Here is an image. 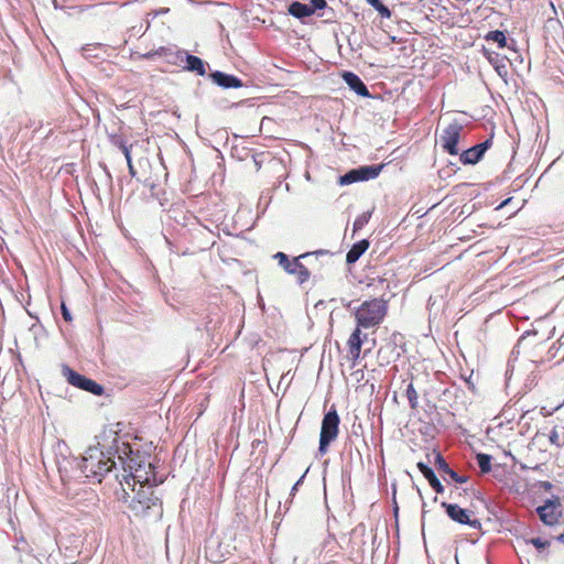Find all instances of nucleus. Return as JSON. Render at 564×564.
I'll use <instances>...</instances> for the list:
<instances>
[{"label":"nucleus","mask_w":564,"mask_h":564,"mask_svg":"<svg viewBox=\"0 0 564 564\" xmlns=\"http://www.w3.org/2000/svg\"><path fill=\"white\" fill-rule=\"evenodd\" d=\"M108 453L116 455L117 465L121 467V474H116V479L121 487L127 486L134 491L137 484L143 486V484L162 482L156 479L151 455L141 451L138 443L126 442L117 432H113Z\"/></svg>","instance_id":"1"},{"label":"nucleus","mask_w":564,"mask_h":564,"mask_svg":"<svg viewBox=\"0 0 564 564\" xmlns=\"http://www.w3.org/2000/svg\"><path fill=\"white\" fill-rule=\"evenodd\" d=\"M112 433L110 432L109 435L105 433L98 446L88 447L79 462L74 460L78 473L76 477L83 476L91 482H101L108 473L118 469L116 455L108 453Z\"/></svg>","instance_id":"2"},{"label":"nucleus","mask_w":564,"mask_h":564,"mask_svg":"<svg viewBox=\"0 0 564 564\" xmlns=\"http://www.w3.org/2000/svg\"><path fill=\"white\" fill-rule=\"evenodd\" d=\"M159 484L139 485V489L132 497L127 491V486L122 488L121 500L128 503V508L135 517L160 519L163 513L162 502L159 497L154 496L153 487Z\"/></svg>","instance_id":"3"},{"label":"nucleus","mask_w":564,"mask_h":564,"mask_svg":"<svg viewBox=\"0 0 564 564\" xmlns=\"http://www.w3.org/2000/svg\"><path fill=\"white\" fill-rule=\"evenodd\" d=\"M387 311V302L382 299L365 301L355 313L358 327L370 328L379 325L383 321Z\"/></svg>","instance_id":"4"},{"label":"nucleus","mask_w":564,"mask_h":564,"mask_svg":"<svg viewBox=\"0 0 564 564\" xmlns=\"http://www.w3.org/2000/svg\"><path fill=\"white\" fill-rule=\"evenodd\" d=\"M327 250H317L315 252H305L299 257L293 258L292 260L285 254L284 252H276L273 254V259L278 260L279 265L289 274H295L297 282L300 284L305 283L308 281L311 273L308 269L300 261L301 259H304L306 257H310L312 254H327Z\"/></svg>","instance_id":"5"},{"label":"nucleus","mask_w":564,"mask_h":564,"mask_svg":"<svg viewBox=\"0 0 564 564\" xmlns=\"http://www.w3.org/2000/svg\"><path fill=\"white\" fill-rule=\"evenodd\" d=\"M339 415L335 406H332V409L327 413H325L322 420L318 446V452L322 455L327 453L329 444L337 438L339 432Z\"/></svg>","instance_id":"6"},{"label":"nucleus","mask_w":564,"mask_h":564,"mask_svg":"<svg viewBox=\"0 0 564 564\" xmlns=\"http://www.w3.org/2000/svg\"><path fill=\"white\" fill-rule=\"evenodd\" d=\"M63 373L66 377L67 382L76 388L90 392L94 395H101L104 393V387L101 384L78 373L67 366L63 367Z\"/></svg>","instance_id":"7"},{"label":"nucleus","mask_w":564,"mask_h":564,"mask_svg":"<svg viewBox=\"0 0 564 564\" xmlns=\"http://www.w3.org/2000/svg\"><path fill=\"white\" fill-rule=\"evenodd\" d=\"M383 165H362L357 169L348 171L339 177L340 185H349L356 182H364L376 178Z\"/></svg>","instance_id":"8"},{"label":"nucleus","mask_w":564,"mask_h":564,"mask_svg":"<svg viewBox=\"0 0 564 564\" xmlns=\"http://www.w3.org/2000/svg\"><path fill=\"white\" fill-rule=\"evenodd\" d=\"M464 130V127L454 121L453 123L448 124L442 132L440 141L441 145L444 149L445 152H447L451 155H457L458 154V142L460 139L462 131Z\"/></svg>","instance_id":"9"},{"label":"nucleus","mask_w":564,"mask_h":564,"mask_svg":"<svg viewBox=\"0 0 564 564\" xmlns=\"http://www.w3.org/2000/svg\"><path fill=\"white\" fill-rule=\"evenodd\" d=\"M442 507L445 509L447 516L459 524H467L473 529H480L481 523L478 519H470L469 511L460 508L456 503L442 502Z\"/></svg>","instance_id":"10"},{"label":"nucleus","mask_w":564,"mask_h":564,"mask_svg":"<svg viewBox=\"0 0 564 564\" xmlns=\"http://www.w3.org/2000/svg\"><path fill=\"white\" fill-rule=\"evenodd\" d=\"M560 506L561 505L557 499H547L543 506L536 508V513L539 514L541 521L544 524L554 525L558 522L560 518L562 517Z\"/></svg>","instance_id":"11"},{"label":"nucleus","mask_w":564,"mask_h":564,"mask_svg":"<svg viewBox=\"0 0 564 564\" xmlns=\"http://www.w3.org/2000/svg\"><path fill=\"white\" fill-rule=\"evenodd\" d=\"M492 142L490 139L485 140L465 151L459 155V161L464 165H470L478 163L485 155L486 151L491 147Z\"/></svg>","instance_id":"12"},{"label":"nucleus","mask_w":564,"mask_h":564,"mask_svg":"<svg viewBox=\"0 0 564 564\" xmlns=\"http://www.w3.org/2000/svg\"><path fill=\"white\" fill-rule=\"evenodd\" d=\"M208 77L215 85L223 89H237L243 87V82L239 77L221 70H214L208 74Z\"/></svg>","instance_id":"13"},{"label":"nucleus","mask_w":564,"mask_h":564,"mask_svg":"<svg viewBox=\"0 0 564 564\" xmlns=\"http://www.w3.org/2000/svg\"><path fill=\"white\" fill-rule=\"evenodd\" d=\"M158 53L160 57H164L166 63L177 67L183 66L184 56L186 55V51L176 46H160Z\"/></svg>","instance_id":"14"},{"label":"nucleus","mask_w":564,"mask_h":564,"mask_svg":"<svg viewBox=\"0 0 564 564\" xmlns=\"http://www.w3.org/2000/svg\"><path fill=\"white\" fill-rule=\"evenodd\" d=\"M207 67H209L208 63L203 61L200 57L186 52L182 66L184 70L194 73L198 76H205L207 74Z\"/></svg>","instance_id":"15"},{"label":"nucleus","mask_w":564,"mask_h":564,"mask_svg":"<svg viewBox=\"0 0 564 564\" xmlns=\"http://www.w3.org/2000/svg\"><path fill=\"white\" fill-rule=\"evenodd\" d=\"M484 55L500 77L506 78L508 76V59L505 56L486 48H484Z\"/></svg>","instance_id":"16"},{"label":"nucleus","mask_w":564,"mask_h":564,"mask_svg":"<svg viewBox=\"0 0 564 564\" xmlns=\"http://www.w3.org/2000/svg\"><path fill=\"white\" fill-rule=\"evenodd\" d=\"M343 79L348 85V87L354 90L358 96L361 97H370V93L365 83L360 79L358 75L352 72H344Z\"/></svg>","instance_id":"17"},{"label":"nucleus","mask_w":564,"mask_h":564,"mask_svg":"<svg viewBox=\"0 0 564 564\" xmlns=\"http://www.w3.org/2000/svg\"><path fill=\"white\" fill-rule=\"evenodd\" d=\"M361 327H356L355 330L350 334L347 345L349 348V358L352 361H357L360 357L362 339H361Z\"/></svg>","instance_id":"18"},{"label":"nucleus","mask_w":564,"mask_h":564,"mask_svg":"<svg viewBox=\"0 0 564 564\" xmlns=\"http://www.w3.org/2000/svg\"><path fill=\"white\" fill-rule=\"evenodd\" d=\"M416 466H417V469L422 473V475L426 478V480L429 481L430 486L437 494H443L444 492V486L441 484V481L436 477L434 470L431 467H429L427 464H425L423 462H419L416 464Z\"/></svg>","instance_id":"19"},{"label":"nucleus","mask_w":564,"mask_h":564,"mask_svg":"<svg viewBox=\"0 0 564 564\" xmlns=\"http://www.w3.org/2000/svg\"><path fill=\"white\" fill-rule=\"evenodd\" d=\"M435 464L441 471L447 474L455 482L465 484L468 480L467 476H462L452 469L440 453L435 456Z\"/></svg>","instance_id":"20"},{"label":"nucleus","mask_w":564,"mask_h":564,"mask_svg":"<svg viewBox=\"0 0 564 564\" xmlns=\"http://www.w3.org/2000/svg\"><path fill=\"white\" fill-rule=\"evenodd\" d=\"M369 245L370 243L367 239H361L358 242L354 243L346 254V262L348 264H354L355 262H357L359 258L367 251Z\"/></svg>","instance_id":"21"},{"label":"nucleus","mask_w":564,"mask_h":564,"mask_svg":"<svg viewBox=\"0 0 564 564\" xmlns=\"http://www.w3.org/2000/svg\"><path fill=\"white\" fill-rule=\"evenodd\" d=\"M288 11L292 17L300 19V20H303V19L312 15V10L308 7V3H302L299 1L291 2Z\"/></svg>","instance_id":"22"},{"label":"nucleus","mask_w":564,"mask_h":564,"mask_svg":"<svg viewBox=\"0 0 564 564\" xmlns=\"http://www.w3.org/2000/svg\"><path fill=\"white\" fill-rule=\"evenodd\" d=\"M110 141L115 147L120 149L126 158L127 163H130L132 144H128V141L121 134L111 135Z\"/></svg>","instance_id":"23"},{"label":"nucleus","mask_w":564,"mask_h":564,"mask_svg":"<svg viewBox=\"0 0 564 564\" xmlns=\"http://www.w3.org/2000/svg\"><path fill=\"white\" fill-rule=\"evenodd\" d=\"M549 441L557 448H562L564 446V426H554L550 432Z\"/></svg>","instance_id":"24"},{"label":"nucleus","mask_w":564,"mask_h":564,"mask_svg":"<svg viewBox=\"0 0 564 564\" xmlns=\"http://www.w3.org/2000/svg\"><path fill=\"white\" fill-rule=\"evenodd\" d=\"M492 457L485 453H478L476 455L477 465L482 474H487L491 470Z\"/></svg>","instance_id":"25"},{"label":"nucleus","mask_w":564,"mask_h":564,"mask_svg":"<svg viewBox=\"0 0 564 564\" xmlns=\"http://www.w3.org/2000/svg\"><path fill=\"white\" fill-rule=\"evenodd\" d=\"M485 39L487 41H492L498 44V47L503 48L507 46V37L502 31L495 30L490 31Z\"/></svg>","instance_id":"26"},{"label":"nucleus","mask_w":564,"mask_h":564,"mask_svg":"<svg viewBox=\"0 0 564 564\" xmlns=\"http://www.w3.org/2000/svg\"><path fill=\"white\" fill-rule=\"evenodd\" d=\"M375 10L379 12L382 18L389 19L391 17L390 9L383 4L381 0H366Z\"/></svg>","instance_id":"27"},{"label":"nucleus","mask_w":564,"mask_h":564,"mask_svg":"<svg viewBox=\"0 0 564 564\" xmlns=\"http://www.w3.org/2000/svg\"><path fill=\"white\" fill-rule=\"evenodd\" d=\"M371 212H365L357 216L352 225V231L357 232L362 229L370 220Z\"/></svg>","instance_id":"28"},{"label":"nucleus","mask_w":564,"mask_h":564,"mask_svg":"<svg viewBox=\"0 0 564 564\" xmlns=\"http://www.w3.org/2000/svg\"><path fill=\"white\" fill-rule=\"evenodd\" d=\"M406 398L409 400V404L412 410H415L419 406V395L416 390L413 387V383L408 384L405 390Z\"/></svg>","instance_id":"29"},{"label":"nucleus","mask_w":564,"mask_h":564,"mask_svg":"<svg viewBox=\"0 0 564 564\" xmlns=\"http://www.w3.org/2000/svg\"><path fill=\"white\" fill-rule=\"evenodd\" d=\"M564 348V334L560 337L556 344H553L547 351L549 359H552L557 356L560 350Z\"/></svg>","instance_id":"30"},{"label":"nucleus","mask_w":564,"mask_h":564,"mask_svg":"<svg viewBox=\"0 0 564 564\" xmlns=\"http://www.w3.org/2000/svg\"><path fill=\"white\" fill-rule=\"evenodd\" d=\"M308 7L312 10V14H314L318 10H323L327 7L326 0H311L308 2Z\"/></svg>","instance_id":"31"},{"label":"nucleus","mask_w":564,"mask_h":564,"mask_svg":"<svg viewBox=\"0 0 564 564\" xmlns=\"http://www.w3.org/2000/svg\"><path fill=\"white\" fill-rule=\"evenodd\" d=\"M529 543L534 545L538 550H544L550 545L549 541H544L541 538H532L529 540Z\"/></svg>","instance_id":"32"},{"label":"nucleus","mask_w":564,"mask_h":564,"mask_svg":"<svg viewBox=\"0 0 564 564\" xmlns=\"http://www.w3.org/2000/svg\"><path fill=\"white\" fill-rule=\"evenodd\" d=\"M158 52H159V48L150 51V52H147V53H143V54H138V58H140V59H153L154 57L159 56Z\"/></svg>","instance_id":"33"},{"label":"nucleus","mask_w":564,"mask_h":564,"mask_svg":"<svg viewBox=\"0 0 564 564\" xmlns=\"http://www.w3.org/2000/svg\"><path fill=\"white\" fill-rule=\"evenodd\" d=\"M61 311H62V316L66 322L73 321L72 314L64 302H62V304H61Z\"/></svg>","instance_id":"34"},{"label":"nucleus","mask_w":564,"mask_h":564,"mask_svg":"<svg viewBox=\"0 0 564 564\" xmlns=\"http://www.w3.org/2000/svg\"><path fill=\"white\" fill-rule=\"evenodd\" d=\"M306 473L307 470L300 477V479L293 485V487L291 488V492H290V496L291 497H294L296 491L299 490V487L302 485L303 482V479L305 478L306 476Z\"/></svg>","instance_id":"35"},{"label":"nucleus","mask_w":564,"mask_h":564,"mask_svg":"<svg viewBox=\"0 0 564 564\" xmlns=\"http://www.w3.org/2000/svg\"><path fill=\"white\" fill-rule=\"evenodd\" d=\"M127 165H128L129 174L131 175V177H134L137 175V171L132 164V158H130V163H127Z\"/></svg>","instance_id":"36"},{"label":"nucleus","mask_w":564,"mask_h":564,"mask_svg":"<svg viewBox=\"0 0 564 564\" xmlns=\"http://www.w3.org/2000/svg\"><path fill=\"white\" fill-rule=\"evenodd\" d=\"M540 487L543 488L544 490H550L552 489L553 485L550 481H542Z\"/></svg>","instance_id":"37"},{"label":"nucleus","mask_w":564,"mask_h":564,"mask_svg":"<svg viewBox=\"0 0 564 564\" xmlns=\"http://www.w3.org/2000/svg\"><path fill=\"white\" fill-rule=\"evenodd\" d=\"M556 539L558 542L564 543V531Z\"/></svg>","instance_id":"38"},{"label":"nucleus","mask_w":564,"mask_h":564,"mask_svg":"<svg viewBox=\"0 0 564 564\" xmlns=\"http://www.w3.org/2000/svg\"><path fill=\"white\" fill-rule=\"evenodd\" d=\"M89 51H90V50H89L88 47H84V48H83V54H84L86 57H88V56H90V55H89Z\"/></svg>","instance_id":"39"},{"label":"nucleus","mask_w":564,"mask_h":564,"mask_svg":"<svg viewBox=\"0 0 564 564\" xmlns=\"http://www.w3.org/2000/svg\"><path fill=\"white\" fill-rule=\"evenodd\" d=\"M59 473H61V478L62 480L65 482L66 480V476L63 474V470L59 468Z\"/></svg>","instance_id":"40"},{"label":"nucleus","mask_w":564,"mask_h":564,"mask_svg":"<svg viewBox=\"0 0 564 564\" xmlns=\"http://www.w3.org/2000/svg\"><path fill=\"white\" fill-rule=\"evenodd\" d=\"M508 202H509V199L503 200V203L500 205V207L507 205Z\"/></svg>","instance_id":"41"},{"label":"nucleus","mask_w":564,"mask_h":564,"mask_svg":"<svg viewBox=\"0 0 564 564\" xmlns=\"http://www.w3.org/2000/svg\"><path fill=\"white\" fill-rule=\"evenodd\" d=\"M105 171H106L107 175H108L109 177H111V176H110V172L107 170V167H106V166H105Z\"/></svg>","instance_id":"42"},{"label":"nucleus","mask_w":564,"mask_h":564,"mask_svg":"<svg viewBox=\"0 0 564 564\" xmlns=\"http://www.w3.org/2000/svg\"><path fill=\"white\" fill-rule=\"evenodd\" d=\"M297 561H299V558H297V557H294V560H293V564H299V563H297Z\"/></svg>","instance_id":"43"},{"label":"nucleus","mask_w":564,"mask_h":564,"mask_svg":"<svg viewBox=\"0 0 564 564\" xmlns=\"http://www.w3.org/2000/svg\"><path fill=\"white\" fill-rule=\"evenodd\" d=\"M529 413V410H525L524 413L522 414V417H524V415Z\"/></svg>","instance_id":"44"}]
</instances>
